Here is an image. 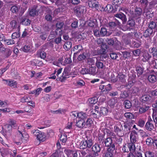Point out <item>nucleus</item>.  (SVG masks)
<instances>
[{"label": "nucleus", "mask_w": 157, "mask_h": 157, "mask_svg": "<svg viewBox=\"0 0 157 157\" xmlns=\"http://www.w3.org/2000/svg\"><path fill=\"white\" fill-rule=\"evenodd\" d=\"M17 136L18 137H21V140L24 141H27L29 139V136L25 133V128L22 125L19 126L17 128Z\"/></svg>", "instance_id": "obj_1"}, {"label": "nucleus", "mask_w": 157, "mask_h": 157, "mask_svg": "<svg viewBox=\"0 0 157 157\" xmlns=\"http://www.w3.org/2000/svg\"><path fill=\"white\" fill-rule=\"evenodd\" d=\"M93 143L92 139L87 138L86 139H85L80 142L79 144L80 148L83 149L87 148H90L93 145Z\"/></svg>", "instance_id": "obj_2"}, {"label": "nucleus", "mask_w": 157, "mask_h": 157, "mask_svg": "<svg viewBox=\"0 0 157 157\" xmlns=\"http://www.w3.org/2000/svg\"><path fill=\"white\" fill-rule=\"evenodd\" d=\"M102 142H104L105 146L108 147L107 149L110 150H115V143L113 142V140L110 137L107 138L103 140Z\"/></svg>", "instance_id": "obj_3"}, {"label": "nucleus", "mask_w": 157, "mask_h": 157, "mask_svg": "<svg viewBox=\"0 0 157 157\" xmlns=\"http://www.w3.org/2000/svg\"><path fill=\"white\" fill-rule=\"evenodd\" d=\"M114 129L115 132L119 137L123 136L124 135L122 125L120 122L117 123L114 127Z\"/></svg>", "instance_id": "obj_4"}, {"label": "nucleus", "mask_w": 157, "mask_h": 157, "mask_svg": "<svg viewBox=\"0 0 157 157\" xmlns=\"http://www.w3.org/2000/svg\"><path fill=\"white\" fill-rule=\"evenodd\" d=\"M74 11L78 17H80L86 11V8L84 6L79 5L74 8Z\"/></svg>", "instance_id": "obj_5"}, {"label": "nucleus", "mask_w": 157, "mask_h": 157, "mask_svg": "<svg viewBox=\"0 0 157 157\" xmlns=\"http://www.w3.org/2000/svg\"><path fill=\"white\" fill-rule=\"evenodd\" d=\"M126 75L123 74L122 72H119L118 75L117 76V78L112 79V81L113 82H116L118 80V78L119 81L122 83H125L126 82Z\"/></svg>", "instance_id": "obj_6"}, {"label": "nucleus", "mask_w": 157, "mask_h": 157, "mask_svg": "<svg viewBox=\"0 0 157 157\" xmlns=\"http://www.w3.org/2000/svg\"><path fill=\"white\" fill-rule=\"evenodd\" d=\"M136 82V76L133 75L130 76L128 79V83L125 85L124 87L129 89L133 86Z\"/></svg>", "instance_id": "obj_7"}, {"label": "nucleus", "mask_w": 157, "mask_h": 157, "mask_svg": "<svg viewBox=\"0 0 157 157\" xmlns=\"http://www.w3.org/2000/svg\"><path fill=\"white\" fill-rule=\"evenodd\" d=\"M3 81L5 82L4 84L7 86L14 88H17V83L15 80L11 79L2 80Z\"/></svg>", "instance_id": "obj_8"}, {"label": "nucleus", "mask_w": 157, "mask_h": 157, "mask_svg": "<svg viewBox=\"0 0 157 157\" xmlns=\"http://www.w3.org/2000/svg\"><path fill=\"white\" fill-rule=\"evenodd\" d=\"M133 124L131 122L124 123L123 125V130L124 131V134L129 132L130 130L132 129Z\"/></svg>", "instance_id": "obj_9"}, {"label": "nucleus", "mask_w": 157, "mask_h": 157, "mask_svg": "<svg viewBox=\"0 0 157 157\" xmlns=\"http://www.w3.org/2000/svg\"><path fill=\"white\" fill-rule=\"evenodd\" d=\"M131 142L135 143L138 140L137 133L135 130L132 131L131 132L130 136Z\"/></svg>", "instance_id": "obj_10"}, {"label": "nucleus", "mask_w": 157, "mask_h": 157, "mask_svg": "<svg viewBox=\"0 0 157 157\" xmlns=\"http://www.w3.org/2000/svg\"><path fill=\"white\" fill-rule=\"evenodd\" d=\"M92 151L94 152V155L95 156H98V153L100 152L101 151V147L99 145L97 144H95L92 147Z\"/></svg>", "instance_id": "obj_11"}, {"label": "nucleus", "mask_w": 157, "mask_h": 157, "mask_svg": "<svg viewBox=\"0 0 157 157\" xmlns=\"http://www.w3.org/2000/svg\"><path fill=\"white\" fill-rule=\"evenodd\" d=\"M91 114L94 118H98L101 117L99 107L97 106L94 107V109L91 111Z\"/></svg>", "instance_id": "obj_12"}, {"label": "nucleus", "mask_w": 157, "mask_h": 157, "mask_svg": "<svg viewBox=\"0 0 157 157\" xmlns=\"http://www.w3.org/2000/svg\"><path fill=\"white\" fill-rule=\"evenodd\" d=\"M135 24L134 20L132 18H129L127 24V30H130L133 29V27L135 26Z\"/></svg>", "instance_id": "obj_13"}, {"label": "nucleus", "mask_w": 157, "mask_h": 157, "mask_svg": "<svg viewBox=\"0 0 157 157\" xmlns=\"http://www.w3.org/2000/svg\"><path fill=\"white\" fill-rule=\"evenodd\" d=\"M69 75L68 70L67 69L65 68L62 75L59 78V79L61 82H63L68 78L67 77Z\"/></svg>", "instance_id": "obj_14"}, {"label": "nucleus", "mask_w": 157, "mask_h": 157, "mask_svg": "<svg viewBox=\"0 0 157 157\" xmlns=\"http://www.w3.org/2000/svg\"><path fill=\"white\" fill-rule=\"evenodd\" d=\"M115 17L119 18L122 21L123 24H124L127 21V18L126 16L122 13H117L114 15Z\"/></svg>", "instance_id": "obj_15"}, {"label": "nucleus", "mask_w": 157, "mask_h": 157, "mask_svg": "<svg viewBox=\"0 0 157 157\" xmlns=\"http://www.w3.org/2000/svg\"><path fill=\"white\" fill-rule=\"evenodd\" d=\"M100 37L109 36L112 34L111 32H107L106 29L103 27L101 28L100 30Z\"/></svg>", "instance_id": "obj_16"}, {"label": "nucleus", "mask_w": 157, "mask_h": 157, "mask_svg": "<svg viewBox=\"0 0 157 157\" xmlns=\"http://www.w3.org/2000/svg\"><path fill=\"white\" fill-rule=\"evenodd\" d=\"M21 49L25 52H30L33 51V46L31 44H26L21 48Z\"/></svg>", "instance_id": "obj_17"}, {"label": "nucleus", "mask_w": 157, "mask_h": 157, "mask_svg": "<svg viewBox=\"0 0 157 157\" xmlns=\"http://www.w3.org/2000/svg\"><path fill=\"white\" fill-rule=\"evenodd\" d=\"M95 65L99 69H104L105 68V64L101 60H97L95 63Z\"/></svg>", "instance_id": "obj_18"}, {"label": "nucleus", "mask_w": 157, "mask_h": 157, "mask_svg": "<svg viewBox=\"0 0 157 157\" xmlns=\"http://www.w3.org/2000/svg\"><path fill=\"white\" fill-rule=\"evenodd\" d=\"M154 35L153 30L148 28L144 32L143 36L146 38H150L151 36H153Z\"/></svg>", "instance_id": "obj_19"}, {"label": "nucleus", "mask_w": 157, "mask_h": 157, "mask_svg": "<svg viewBox=\"0 0 157 157\" xmlns=\"http://www.w3.org/2000/svg\"><path fill=\"white\" fill-rule=\"evenodd\" d=\"M86 125V122L83 119L78 120L76 123V125L79 128H83Z\"/></svg>", "instance_id": "obj_20"}, {"label": "nucleus", "mask_w": 157, "mask_h": 157, "mask_svg": "<svg viewBox=\"0 0 157 157\" xmlns=\"http://www.w3.org/2000/svg\"><path fill=\"white\" fill-rule=\"evenodd\" d=\"M37 7V6H34L32 9L29 10V15L34 17L38 14V11L36 10Z\"/></svg>", "instance_id": "obj_21"}, {"label": "nucleus", "mask_w": 157, "mask_h": 157, "mask_svg": "<svg viewBox=\"0 0 157 157\" xmlns=\"http://www.w3.org/2000/svg\"><path fill=\"white\" fill-rule=\"evenodd\" d=\"M134 144V143L130 142L127 144V147L128 148L130 152L133 153L135 151L136 147Z\"/></svg>", "instance_id": "obj_22"}, {"label": "nucleus", "mask_w": 157, "mask_h": 157, "mask_svg": "<svg viewBox=\"0 0 157 157\" xmlns=\"http://www.w3.org/2000/svg\"><path fill=\"white\" fill-rule=\"evenodd\" d=\"M120 25L121 23L117 20H116L115 22L111 21L109 22L108 26L110 28L112 29L114 28L117 25Z\"/></svg>", "instance_id": "obj_23"}, {"label": "nucleus", "mask_w": 157, "mask_h": 157, "mask_svg": "<svg viewBox=\"0 0 157 157\" xmlns=\"http://www.w3.org/2000/svg\"><path fill=\"white\" fill-rule=\"evenodd\" d=\"M152 121H147L145 124V127L148 130L151 131L154 128V125L152 124Z\"/></svg>", "instance_id": "obj_24"}, {"label": "nucleus", "mask_w": 157, "mask_h": 157, "mask_svg": "<svg viewBox=\"0 0 157 157\" xmlns=\"http://www.w3.org/2000/svg\"><path fill=\"white\" fill-rule=\"evenodd\" d=\"M46 136L44 132H42L40 131L38 136L36 137L37 139L40 141L44 142L46 140Z\"/></svg>", "instance_id": "obj_25"}, {"label": "nucleus", "mask_w": 157, "mask_h": 157, "mask_svg": "<svg viewBox=\"0 0 157 157\" xmlns=\"http://www.w3.org/2000/svg\"><path fill=\"white\" fill-rule=\"evenodd\" d=\"M148 79L150 82L154 83L156 81L157 78L155 75L153 74H151L148 76Z\"/></svg>", "instance_id": "obj_26"}, {"label": "nucleus", "mask_w": 157, "mask_h": 157, "mask_svg": "<svg viewBox=\"0 0 157 157\" xmlns=\"http://www.w3.org/2000/svg\"><path fill=\"white\" fill-rule=\"evenodd\" d=\"M36 55L38 57H40L41 59H44L46 57V54L45 52L40 50L37 52Z\"/></svg>", "instance_id": "obj_27"}, {"label": "nucleus", "mask_w": 157, "mask_h": 157, "mask_svg": "<svg viewBox=\"0 0 157 157\" xmlns=\"http://www.w3.org/2000/svg\"><path fill=\"white\" fill-rule=\"evenodd\" d=\"M6 126L7 128L8 129V131L6 132V135L7 137L9 138L11 136L12 132L11 130L13 128L9 124H7Z\"/></svg>", "instance_id": "obj_28"}, {"label": "nucleus", "mask_w": 157, "mask_h": 157, "mask_svg": "<svg viewBox=\"0 0 157 157\" xmlns=\"http://www.w3.org/2000/svg\"><path fill=\"white\" fill-rule=\"evenodd\" d=\"M114 150L107 149V151L104 153V157H113V151Z\"/></svg>", "instance_id": "obj_29"}, {"label": "nucleus", "mask_w": 157, "mask_h": 157, "mask_svg": "<svg viewBox=\"0 0 157 157\" xmlns=\"http://www.w3.org/2000/svg\"><path fill=\"white\" fill-rule=\"evenodd\" d=\"M100 112L101 116L102 115L105 116L108 113V110L106 108L102 107L101 108Z\"/></svg>", "instance_id": "obj_30"}, {"label": "nucleus", "mask_w": 157, "mask_h": 157, "mask_svg": "<svg viewBox=\"0 0 157 157\" xmlns=\"http://www.w3.org/2000/svg\"><path fill=\"white\" fill-rule=\"evenodd\" d=\"M62 31L61 30L59 31V36L58 37L54 39V42L57 44L60 43L62 40L61 36L62 34Z\"/></svg>", "instance_id": "obj_31"}, {"label": "nucleus", "mask_w": 157, "mask_h": 157, "mask_svg": "<svg viewBox=\"0 0 157 157\" xmlns=\"http://www.w3.org/2000/svg\"><path fill=\"white\" fill-rule=\"evenodd\" d=\"M96 67H91L88 69V74L94 75L96 73Z\"/></svg>", "instance_id": "obj_32"}, {"label": "nucleus", "mask_w": 157, "mask_h": 157, "mask_svg": "<svg viewBox=\"0 0 157 157\" xmlns=\"http://www.w3.org/2000/svg\"><path fill=\"white\" fill-rule=\"evenodd\" d=\"M151 97L149 95H145L142 96L141 98L142 101L143 102L149 101Z\"/></svg>", "instance_id": "obj_33"}, {"label": "nucleus", "mask_w": 157, "mask_h": 157, "mask_svg": "<svg viewBox=\"0 0 157 157\" xmlns=\"http://www.w3.org/2000/svg\"><path fill=\"white\" fill-rule=\"evenodd\" d=\"M140 4L144 8H146L148 5V2L147 0H139Z\"/></svg>", "instance_id": "obj_34"}, {"label": "nucleus", "mask_w": 157, "mask_h": 157, "mask_svg": "<svg viewBox=\"0 0 157 157\" xmlns=\"http://www.w3.org/2000/svg\"><path fill=\"white\" fill-rule=\"evenodd\" d=\"M11 53L12 51L10 49L6 48L4 54V57L5 58H8L10 56Z\"/></svg>", "instance_id": "obj_35"}, {"label": "nucleus", "mask_w": 157, "mask_h": 157, "mask_svg": "<svg viewBox=\"0 0 157 157\" xmlns=\"http://www.w3.org/2000/svg\"><path fill=\"white\" fill-rule=\"evenodd\" d=\"M124 107L126 109H129L132 106V103L131 102L128 100L125 101L124 103Z\"/></svg>", "instance_id": "obj_36"}, {"label": "nucleus", "mask_w": 157, "mask_h": 157, "mask_svg": "<svg viewBox=\"0 0 157 157\" xmlns=\"http://www.w3.org/2000/svg\"><path fill=\"white\" fill-rule=\"evenodd\" d=\"M72 44L71 42L68 41L66 42L64 45V48L66 50H68L71 48Z\"/></svg>", "instance_id": "obj_37"}, {"label": "nucleus", "mask_w": 157, "mask_h": 157, "mask_svg": "<svg viewBox=\"0 0 157 157\" xmlns=\"http://www.w3.org/2000/svg\"><path fill=\"white\" fill-rule=\"evenodd\" d=\"M136 71L137 72L138 75L139 76L143 73L144 68L140 66H137L136 67Z\"/></svg>", "instance_id": "obj_38"}, {"label": "nucleus", "mask_w": 157, "mask_h": 157, "mask_svg": "<svg viewBox=\"0 0 157 157\" xmlns=\"http://www.w3.org/2000/svg\"><path fill=\"white\" fill-rule=\"evenodd\" d=\"M9 124L13 128H14L17 126V121L16 120L13 119H10L9 121Z\"/></svg>", "instance_id": "obj_39"}, {"label": "nucleus", "mask_w": 157, "mask_h": 157, "mask_svg": "<svg viewBox=\"0 0 157 157\" xmlns=\"http://www.w3.org/2000/svg\"><path fill=\"white\" fill-rule=\"evenodd\" d=\"M144 58L142 59L144 62L148 61L151 58V56L148 53H145L143 55Z\"/></svg>", "instance_id": "obj_40"}, {"label": "nucleus", "mask_w": 157, "mask_h": 157, "mask_svg": "<svg viewBox=\"0 0 157 157\" xmlns=\"http://www.w3.org/2000/svg\"><path fill=\"white\" fill-rule=\"evenodd\" d=\"M86 63L90 66L94 65L95 61L93 58H88L87 59L86 61Z\"/></svg>", "instance_id": "obj_41"}, {"label": "nucleus", "mask_w": 157, "mask_h": 157, "mask_svg": "<svg viewBox=\"0 0 157 157\" xmlns=\"http://www.w3.org/2000/svg\"><path fill=\"white\" fill-rule=\"evenodd\" d=\"M78 117L81 119H83L86 118L87 114L83 112H80L78 113Z\"/></svg>", "instance_id": "obj_42"}, {"label": "nucleus", "mask_w": 157, "mask_h": 157, "mask_svg": "<svg viewBox=\"0 0 157 157\" xmlns=\"http://www.w3.org/2000/svg\"><path fill=\"white\" fill-rule=\"evenodd\" d=\"M113 9V7L112 5L110 4H107L104 10L105 11H107L108 12H111Z\"/></svg>", "instance_id": "obj_43"}, {"label": "nucleus", "mask_w": 157, "mask_h": 157, "mask_svg": "<svg viewBox=\"0 0 157 157\" xmlns=\"http://www.w3.org/2000/svg\"><path fill=\"white\" fill-rule=\"evenodd\" d=\"M93 124V122L91 118H89L87 119L86 122V125L87 127H90Z\"/></svg>", "instance_id": "obj_44"}, {"label": "nucleus", "mask_w": 157, "mask_h": 157, "mask_svg": "<svg viewBox=\"0 0 157 157\" xmlns=\"http://www.w3.org/2000/svg\"><path fill=\"white\" fill-rule=\"evenodd\" d=\"M124 116L126 118L129 119H133L134 117V115L132 113L130 112L125 113L124 114Z\"/></svg>", "instance_id": "obj_45"}, {"label": "nucleus", "mask_w": 157, "mask_h": 157, "mask_svg": "<svg viewBox=\"0 0 157 157\" xmlns=\"http://www.w3.org/2000/svg\"><path fill=\"white\" fill-rule=\"evenodd\" d=\"M149 107L146 106H143L142 107L140 108L139 112L140 113H143L145 112L147 110H148Z\"/></svg>", "instance_id": "obj_46"}, {"label": "nucleus", "mask_w": 157, "mask_h": 157, "mask_svg": "<svg viewBox=\"0 0 157 157\" xmlns=\"http://www.w3.org/2000/svg\"><path fill=\"white\" fill-rule=\"evenodd\" d=\"M88 101L90 104H94L96 103L97 101V99L96 97H94L90 98L89 99Z\"/></svg>", "instance_id": "obj_47"}, {"label": "nucleus", "mask_w": 157, "mask_h": 157, "mask_svg": "<svg viewBox=\"0 0 157 157\" xmlns=\"http://www.w3.org/2000/svg\"><path fill=\"white\" fill-rule=\"evenodd\" d=\"M31 21L28 18H24L21 21V23L22 24L25 25H28L30 24Z\"/></svg>", "instance_id": "obj_48"}, {"label": "nucleus", "mask_w": 157, "mask_h": 157, "mask_svg": "<svg viewBox=\"0 0 157 157\" xmlns=\"http://www.w3.org/2000/svg\"><path fill=\"white\" fill-rule=\"evenodd\" d=\"M5 44L7 45L12 44H14L15 41L11 39L7 40L6 39V40L4 41Z\"/></svg>", "instance_id": "obj_49"}, {"label": "nucleus", "mask_w": 157, "mask_h": 157, "mask_svg": "<svg viewBox=\"0 0 157 157\" xmlns=\"http://www.w3.org/2000/svg\"><path fill=\"white\" fill-rule=\"evenodd\" d=\"M157 26V25L156 23L153 21L150 22L148 25V28L153 30V29L155 28Z\"/></svg>", "instance_id": "obj_50"}, {"label": "nucleus", "mask_w": 157, "mask_h": 157, "mask_svg": "<svg viewBox=\"0 0 157 157\" xmlns=\"http://www.w3.org/2000/svg\"><path fill=\"white\" fill-rule=\"evenodd\" d=\"M57 149L56 150H58V151L62 152L63 151V148L62 147L61 144L59 141H57L56 143Z\"/></svg>", "instance_id": "obj_51"}, {"label": "nucleus", "mask_w": 157, "mask_h": 157, "mask_svg": "<svg viewBox=\"0 0 157 157\" xmlns=\"http://www.w3.org/2000/svg\"><path fill=\"white\" fill-rule=\"evenodd\" d=\"M149 64L157 69V59H153L151 61L149 62Z\"/></svg>", "instance_id": "obj_52"}, {"label": "nucleus", "mask_w": 157, "mask_h": 157, "mask_svg": "<svg viewBox=\"0 0 157 157\" xmlns=\"http://www.w3.org/2000/svg\"><path fill=\"white\" fill-rule=\"evenodd\" d=\"M122 157H135L134 155L132 152L123 153Z\"/></svg>", "instance_id": "obj_53"}, {"label": "nucleus", "mask_w": 157, "mask_h": 157, "mask_svg": "<svg viewBox=\"0 0 157 157\" xmlns=\"http://www.w3.org/2000/svg\"><path fill=\"white\" fill-rule=\"evenodd\" d=\"M151 53H152V55L154 57L157 58V48L156 47H153L151 48Z\"/></svg>", "instance_id": "obj_54"}, {"label": "nucleus", "mask_w": 157, "mask_h": 157, "mask_svg": "<svg viewBox=\"0 0 157 157\" xmlns=\"http://www.w3.org/2000/svg\"><path fill=\"white\" fill-rule=\"evenodd\" d=\"M128 96V93L126 91L122 92L120 96V98H125Z\"/></svg>", "instance_id": "obj_55"}, {"label": "nucleus", "mask_w": 157, "mask_h": 157, "mask_svg": "<svg viewBox=\"0 0 157 157\" xmlns=\"http://www.w3.org/2000/svg\"><path fill=\"white\" fill-rule=\"evenodd\" d=\"M142 12V9L140 8H136L135 9V14L136 16L140 15Z\"/></svg>", "instance_id": "obj_56"}, {"label": "nucleus", "mask_w": 157, "mask_h": 157, "mask_svg": "<svg viewBox=\"0 0 157 157\" xmlns=\"http://www.w3.org/2000/svg\"><path fill=\"white\" fill-rule=\"evenodd\" d=\"M88 25L90 27H94L96 25L95 21L93 20H90L88 21Z\"/></svg>", "instance_id": "obj_57"}, {"label": "nucleus", "mask_w": 157, "mask_h": 157, "mask_svg": "<svg viewBox=\"0 0 157 157\" xmlns=\"http://www.w3.org/2000/svg\"><path fill=\"white\" fill-rule=\"evenodd\" d=\"M19 9V7L14 6L11 7L10 10L13 13H16L18 11Z\"/></svg>", "instance_id": "obj_58"}, {"label": "nucleus", "mask_w": 157, "mask_h": 157, "mask_svg": "<svg viewBox=\"0 0 157 157\" xmlns=\"http://www.w3.org/2000/svg\"><path fill=\"white\" fill-rule=\"evenodd\" d=\"M20 34L19 32H14L12 34V38L13 40L19 37L20 36Z\"/></svg>", "instance_id": "obj_59"}, {"label": "nucleus", "mask_w": 157, "mask_h": 157, "mask_svg": "<svg viewBox=\"0 0 157 157\" xmlns=\"http://www.w3.org/2000/svg\"><path fill=\"white\" fill-rule=\"evenodd\" d=\"M63 25V23L62 22H59L57 23L56 25L57 28L56 30L57 31L58 29H60L62 28Z\"/></svg>", "instance_id": "obj_60"}, {"label": "nucleus", "mask_w": 157, "mask_h": 157, "mask_svg": "<svg viewBox=\"0 0 157 157\" xmlns=\"http://www.w3.org/2000/svg\"><path fill=\"white\" fill-rule=\"evenodd\" d=\"M97 43V44L100 45H104V40L102 38H99L97 39L96 40H95Z\"/></svg>", "instance_id": "obj_61"}, {"label": "nucleus", "mask_w": 157, "mask_h": 157, "mask_svg": "<svg viewBox=\"0 0 157 157\" xmlns=\"http://www.w3.org/2000/svg\"><path fill=\"white\" fill-rule=\"evenodd\" d=\"M123 0H113L112 2V4L114 5L118 6L122 3Z\"/></svg>", "instance_id": "obj_62"}, {"label": "nucleus", "mask_w": 157, "mask_h": 157, "mask_svg": "<svg viewBox=\"0 0 157 157\" xmlns=\"http://www.w3.org/2000/svg\"><path fill=\"white\" fill-rule=\"evenodd\" d=\"M145 157H154V153L150 151H147L145 153Z\"/></svg>", "instance_id": "obj_63"}, {"label": "nucleus", "mask_w": 157, "mask_h": 157, "mask_svg": "<svg viewBox=\"0 0 157 157\" xmlns=\"http://www.w3.org/2000/svg\"><path fill=\"white\" fill-rule=\"evenodd\" d=\"M61 152L58 151V150H56L55 153L51 155V157H60Z\"/></svg>", "instance_id": "obj_64"}]
</instances>
